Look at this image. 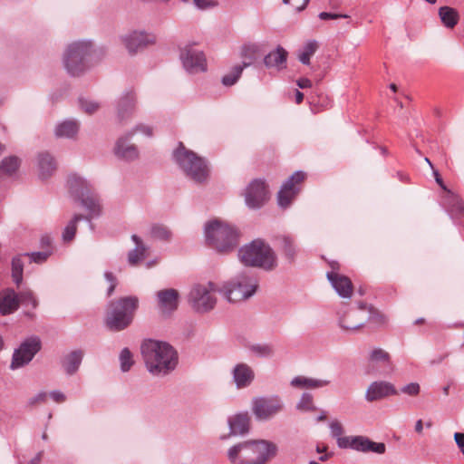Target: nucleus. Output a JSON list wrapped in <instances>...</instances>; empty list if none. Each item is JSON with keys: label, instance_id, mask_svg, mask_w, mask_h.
I'll list each match as a JSON object with an SVG mask.
<instances>
[{"label": "nucleus", "instance_id": "obj_1", "mask_svg": "<svg viewBox=\"0 0 464 464\" xmlns=\"http://www.w3.org/2000/svg\"><path fill=\"white\" fill-rule=\"evenodd\" d=\"M71 193L78 198L82 205L89 211L87 217L82 215H75L73 218L65 227L63 238L64 241H71L73 239L76 229L77 222L82 219H91L100 215L101 207L98 198L92 193L91 185L82 178L72 174L69 176L67 180Z\"/></svg>", "mask_w": 464, "mask_h": 464}, {"label": "nucleus", "instance_id": "obj_2", "mask_svg": "<svg viewBox=\"0 0 464 464\" xmlns=\"http://www.w3.org/2000/svg\"><path fill=\"white\" fill-rule=\"evenodd\" d=\"M140 350L145 365L153 375H166L178 364V353L168 343L147 340Z\"/></svg>", "mask_w": 464, "mask_h": 464}, {"label": "nucleus", "instance_id": "obj_3", "mask_svg": "<svg viewBox=\"0 0 464 464\" xmlns=\"http://www.w3.org/2000/svg\"><path fill=\"white\" fill-rule=\"evenodd\" d=\"M276 451V445L271 441L248 440L231 447L227 457L232 464H265Z\"/></svg>", "mask_w": 464, "mask_h": 464}, {"label": "nucleus", "instance_id": "obj_4", "mask_svg": "<svg viewBox=\"0 0 464 464\" xmlns=\"http://www.w3.org/2000/svg\"><path fill=\"white\" fill-rule=\"evenodd\" d=\"M103 55L102 49H94L91 42L80 41L68 45L63 54L66 71L72 76L85 72L90 64L98 62Z\"/></svg>", "mask_w": 464, "mask_h": 464}, {"label": "nucleus", "instance_id": "obj_5", "mask_svg": "<svg viewBox=\"0 0 464 464\" xmlns=\"http://www.w3.org/2000/svg\"><path fill=\"white\" fill-rule=\"evenodd\" d=\"M205 240L216 251L228 253L238 245V234L233 227L215 219L205 226Z\"/></svg>", "mask_w": 464, "mask_h": 464}, {"label": "nucleus", "instance_id": "obj_6", "mask_svg": "<svg viewBox=\"0 0 464 464\" xmlns=\"http://www.w3.org/2000/svg\"><path fill=\"white\" fill-rule=\"evenodd\" d=\"M240 261L246 266L272 270L276 266V257L272 248L262 240H253L238 251Z\"/></svg>", "mask_w": 464, "mask_h": 464}, {"label": "nucleus", "instance_id": "obj_7", "mask_svg": "<svg viewBox=\"0 0 464 464\" xmlns=\"http://www.w3.org/2000/svg\"><path fill=\"white\" fill-rule=\"evenodd\" d=\"M136 296H127L110 303L105 323L112 331H121L132 322L134 313L138 307Z\"/></svg>", "mask_w": 464, "mask_h": 464}, {"label": "nucleus", "instance_id": "obj_8", "mask_svg": "<svg viewBox=\"0 0 464 464\" xmlns=\"http://www.w3.org/2000/svg\"><path fill=\"white\" fill-rule=\"evenodd\" d=\"M221 295L230 303L245 301L253 296L257 288L258 281L256 276L243 272L221 286Z\"/></svg>", "mask_w": 464, "mask_h": 464}, {"label": "nucleus", "instance_id": "obj_9", "mask_svg": "<svg viewBox=\"0 0 464 464\" xmlns=\"http://www.w3.org/2000/svg\"><path fill=\"white\" fill-rule=\"evenodd\" d=\"M173 158L179 168L191 179L198 183L207 180L208 168L205 160L192 150H187L181 142L174 150Z\"/></svg>", "mask_w": 464, "mask_h": 464}, {"label": "nucleus", "instance_id": "obj_10", "mask_svg": "<svg viewBox=\"0 0 464 464\" xmlns=\"http://www.w3.org/2000/svg\"><path fill=\"white\" fill-rule=\"evenodd\" d=\"M215 292L221 294L220 285L216 283L208 282L207 285H196L188 295V302L197 312H208L216 304V298L211 295Z\"/></svg>", "mask_w": 464, "mask_h": 464}, {"label": "nucleus", "instance_id": "obj_11", "mask_svg": "<svg viewBox=\"0 0 464 464\" xmlns=\"http://www.w3.org/2000/svg\"><path fill=\"white\" fill-rule=\"evenodd\" d=\"M393 372V365L389 353L382 348L372 349L368 356L365 372L372 375H387Z\"/></svg>", "mask_w": 464, "mask_h": 464}, {"label": "nucleus", "instance_id": "obj_12", "mask_svg": "<svg viewBox=\"0 0 464 464\" xmlns=\"http://www.w3.org/2000/svg\"><path fill=\"white\" fill-rule=\"evenodd\" d=\"M284 403L278 396L259 397L253 400L252 411L258 420H266L278 414Z\"/></svg>", "mask_w": 464, "mask_h": 464}, {"label": "nucleus", "instance_id": "obj_13", "mask_svg": "<svg viewBox=\"0 0 464 464\" xmlns=\"http://www.w3.org/2000/svg\"><path fill=\"white\" fill-rule=\"evenodd\" d=\"M340 440V449H352L363 453L373 452L377 454H383L386 450L384 443L372 441L365 436H346L345 439Z\"/></svg>", "mask_w": 464, "mask_h": 464}, {"label": "nucleus", "instance_id": "obj_14", "mask_svg": "<svg viewBox=\"0 0 464 464\" xmlns=\"http://www.w3.org/2000/svg\"><path fill=\"white\" fill-rule=\"evenodd\" d=\"M41 349V342L37 337L25 340L13 354L11 368L18 369L29 363L35 353Z\"/></svg>", "mask_w": 464, "mask_h": 464}, {"label": "nucleus", "instance_id": "obj_15", "mask_svg": "<svg viewBox=\"0 0 464 464\" xmlns=\"http://www.w3.org/2000/svg\"><path fill=\"white\" fill-rule=\"evenodd\" d=\"M371 308L364 303H360L358 307L350 309L339 319L340 326L343 329L355 331L363 326L369 318Z\"/></svg>", "mask_w": 464, "mask_h": 464}, {"label": "nucleus", "instance_id": "obj_16", "mask_svg": "<svg viewBox=\"0 0 464 464\" xmlns=\"http://www.w3.org/2000/svg\"><path fill=\"white\" fill-rule=\"evenodd\" d=\"M137 131H140L148 137L152 136V129L150 126L143 124L137 125L136 128L126 137H121L117 140L115 146V154L118 157L126 160H131L138 157L137 148L134 145L128 144V140H130V136Z\"/></svg>", "mask_w": 464, "mask_h": 464}, {"label": "nucleus", "instance_id": "obj_17", "mask_svg": "<svg viewBox=\"0 0 464 464\" xmlns=\"http://www.w3.org/2000/svg\"><path fill=\"white\" fill-rule=\"evenodd\" d=\"M305 179V173L303 171H295L289 179L282 185L281 189L277 194L278 205L285 208L289 207L294 198L299 192L296 187L300 182Z\"/></svg>", "mask_w": 464, "mask_h": 464}, {"label": "nucleus", "instance_id": "obj_18", "mask_svg": "<svg viewBox=\"0 0 464 464\" xmlns=\"http://www.w3.org/2000/svg\"><path fill=\"white\" fill-rule=\"evenodd\" d=\"M268 199V192L265 181L253 180L246 189L245 200L250 208H261Z\"/></svg>", "mask_w": 464, "mask_h": 464}, {"label": "nucleus", "instance_id": "obj_19", "mask_svg": "<svg viewBox=\"0 0 464 464\" xmlns=\"http://www.w3.org/2000/svg\"><path fill=\"white\" fill-rule=\"evenodd\" d=\"M395 395H398V391L392 382L375 381L368 386L365 392V400L368 402H373Z\"/></svg>", "mask_w": 464, "mask_h": 464}, {"label": "nucleus", "instance_id": "obj_20", "mask_svg": "<svg viewBox=\"0 0 464 464\" xmlns=\"http://www.w3.org/2000/svg\"><path fill=\"white\" fill-rule=\"evenodd\" d=\"M180 59L184 68L189 72H205L207 70L204 53L191 47H186L181 52Z\"/></svg>", "mask_w": 464, "mask_h": 464}, {"label": "nucleus", "instance_id": "obj_21", "mask_svg": "<svg viewBox=\"0 0 464 464\" xmlns=\"http://www.w3.org/2000/svg\"><path fill=\"white\" fill-rule=\"evenodd\" d=\"M122 41L129 53H135L148 45L155 44L156 36L144 32H132L131 34L125 35L122 38Z\"/></svg>", "mask_w": 464, "mask_h": 464}, {"label": "nucleus", "instance_id": "obj_22", "mask_svg": "<svg viewBox=\"0 0 464 464\" xmlns=\"http://www.w3.org/2000/svg\"><path fill=\"white\" fill-rule=\"evenodd\" d=\"M326 277L342 298H350L352 296L353 285L349 277L335 271L327 272Z\"/></svg>", "mask_w": 464, "mask_h": 464}, {"label": "nucleus", "instance_id": "obj_23", "mask_svg": "<svg viewBox=\"0 0 464 464\" xmlns=\"http://www.w3.org/2000/svg\"><path fill=\"white\" fill-rule=\"evenodd\" d=\"M233 382L237 389L248 387L255 379L254 370L246 363L240 362L232 370Z\"/></svg>", "mask_w": 464, "mask_h": 464}, {"label": "nucleus", "instance_id": "obj_24", "mask_svg": "<svg viewBox=\"0 0 464 464\" xmlns=\"http://www.w3.org/2000/svg\"><path fill=\"white\" fill-rule=\"evenodd\" d=\"M159 306L163 314H169L178 308L179 293L173 288L160 290L157 293Z\"/></svg>", "mask_w": 464, "mask_h": 464}, {"label": "nucleus", "instance_id": "obj_25", "mask_svg": "<svg viewBox=\"0 0 464 464\" xmlns=\"http://www.w3.org/2000/svg\"><path fill=\"white\" fill-rule=\"evenodd\" d=\"M19 307L18 295L13 289H5L0 292V314H10Z\"/></svg>", "mask_w": 464, "mask_h": 464}, {"label": "nucleus", "instance_id": "obj_26", "mask_svg": "<svg viewBox=\"0 0 464 464\" xmlns=\"http://www.w3.org/2000/svg\"><path fill=\"white\" fill-rule=\"evenodd\" d=\"M250 419L247 413H239L228 419L229 435H243L248 431Z\"/></svg>", "mask_w": 464, "mask_h": 464}, {"label": "nucleus", "instance_id": "obj_27", "mask_svg": "<svg viewBox=\"0 0 464 464\" xmlns=\"http://www.w3.org/2000/svg\"><path fill=\"white\" fill-rule=\"evenodd\" d=\"M287 52L281 46L269 53L264 58V63L267 67H276L278 70L284 68L286 63Z\"/></svg>", "mask_w": 464, "mask_h": 464}, {"label": "nucleus", "instance_id": "obj_28", "mask_svg": "<svg viewBox=\"0 0 464 464\" xmlns=\"http://www.w3.org/2000/svg\"><path fill=\"white\" fill-rule=\"evenodd\" d=\"M330 383L329 381L320 380L314 378H308L305 376H296L292 379L291 385L295 388H306V389H316L327 386Z\"/></svg>", "mask_w": 464, "mask_h": 464}, {"label": "nucleus", "instance_id": "obj_29", "mask_svg": "<svg viewBox=\"0 0 464 464\" xmlns=\"http://www.w3.org/2000/svg\"><path fill=\"white\" fill-rule=\"evenodd\" d=\"M83 353L80 350L72 351L63 360V367L67 374L72 375L79 369Z\"/></svg>", "mask_w": 464, "mask_h": 464}, {"label": "nucleus", "instance_id": "obj_30", "mask_svg": "<svg viewBox=\"0 0 464 464\" xmlns=\"http://www.w3.org/2000/svg\"><path fill=\"white\" fill-rule=\"evenodd\" d=\"M135 94L132 92H129L124 94L119 101L118 103V116L121 120L130 115L135 107Z\"/></svg>", "mask_w": 464, "mask_h": 464}, {"label": "nucleus", "instance_id": "obj_31", "mask_svg": "<svg viewBox=\"0 0 464 464\" xmlns=\"http://www.w3.org/2000/svg\"><path fill=\"white\" fill-rule=\"evenodd\" d=\"M39 175L42 179L50 177L56 169L53 158L48 153H41L38 156Z\"/></svg>", "mask_w": 464, "mask_h": 464}, {"label": "nucleus", "instance_id": "obj_32", "mask_svg": "<svg viewBox=\"0 0 464 464\" xmlns=\"http://www.w3.org/2000/svg\"><path fill=\"white\" fill-rule=\"evenodd\" d=\"M131 238L136 244V247L129 252L128 262L130 265L135 266L145 257L147 247L137 235H132Z\"/></svg>", "mask_w": 464, "mask_h": 464}, {"label": "nucleus", "instance_id": "obj_33", "mask_svg": "<svg viewBox=\"0 0 464 464\" xmlns=\"http://www.w3.org/2000/svg\"><path fill=\"white\" fill-rule=\"evenodd\" d=\"M79 130L76 121L67 120L60 123L55 129V135L60 138H72Z\"/></svg>", "mask_w": 464, "mask_h": 464}, {"label": "nucleus", "instance_id": "obj_34", "mask_svg": "<svg viewBox=\"0 0 464 464\" xmlns=\"http://www.w3.org/2000/svg\"><path fill=\"white\" fill-rule=\"evenodd\" d=\"M276 240L286 258L293 261L296 253L294 239L290 236L282 235L276 237Z\"/></svg>", "mask_w": 464, "mask_h": 464}, {"label": "nucleus", "instance_id": "obj_35", "mask_svg": "<svg viewBox=\"0 0 464 464\" xmlns=\"http://www.w3.org/2000/svg\"><path fill=\"white\" fill-rule=\"evenodd\" d=\"M448 211L454 216L464 217V205L462 200L455 194L448 190L446 197Z\"/></svg>", "mask_w": 464, "mask_h": 464}, {"label": "nucleus", "instance_id": "obj_36", "mask_svg": "<svg viewBox=\"0 0 464 464\" xmlns=\"http://www.w3.org/2000/svg\"><path fill=\"white\" fill-rule=\"evenodd\" d=\"M439 15L442 24L448 28H453L458 24V13L451 7H440L439 10Z\"/></svg>", "mask_w": 464, "mask_h": 464}, {"label": "nucleus", "instance_id": "obj_37", "mask_svg": "<svg viewBox=\"0 0 464 464\" xmlns=\"http://www.w3.org/2000/svg\"><path fill=\"white\" fill-rule=\"evenodd\" d=\"M317 48L318 43L315 40H309L307 43H305L298 55L299 61L304 64H309L310 58L316 52Z\"/></svg>", "mask_w": 464, "mask_h": 464}, {"label": "nucleus", "instance_id": "obj_38", "mask_svg": "<svg viewBox=\"0 0 464 464\" xmlns=\"http://www.w3.org/2000/svg\"><path fill=\"white\" fill-rule=\"evenodd\" d=\"M24 255H18L12 259V277L14 282L19 285L23 281L24 262L22 257Z\"/></svg>", "mask_w": 464, "mask_h": 464}, {"label": "nucleus", "instance_id": "obj_39", "mask_svg": "<svg viewBox=\"0 0 464 464\" xmlns=\"http://www.w3.org/2000/svg\"><path fill=\"white\" fill-rule=\"evenodd\" d=\"M20 165L19 159L14 156L5 158L0 164V174L12 175L14 173Z\"/></svg>", "mask_w": 464, "mask_h": 464}, {"label": "nucleus", "instance_id": "obj_40", "mask_svg": "<svg viewBox=\"0 0 464 464\" xmlns=\"http://www.w3.org/2000/svg\"><path fill=\"white\" fill-rule=\"evenodd\" d=\"M248 65L249 63H244L243 64L234 66L229 73L223 76L222 83L226 86L235 84L240 77L244 68Z\"/></svg>", "mask_w": 464, "mask_h": 464}, {"label": "nucleus", "instance_id": "obj_41", "mask_svg": "<svg viewBox=\"0 0 464 464\" xmlns=\"http://www.w3.org/2000/svg\"><path fill=\"white\" fill-rule=\"evenodd\" d=\"M150 236L155 239L169 240L171 237V232L167 227L156 224L150 228Z\"/></svg>", "mask_w": 464, "mask_h": 464}, {"label": "nucleus", "instance_id": "obj_42", "mask_svg": "<svg viewBox=\"0 0 464 464\" xmlns=\"http://www.w3.org/2000/svg\"><path fill=\"white\" fill-rule=\"evenodd\" d=\"M296 409L302 411H314L316 407L314 404L312 394L307 392L303 393L300 401L296 405Z\"/></svg>", "mask_w": 464, "mask_h": 464}, {"label": "nucleus", "instance_id": "obj_43", "mask_svg": "<svg viewBox=\"0 0 464 464\" xmlns=\"http://www.w3.org/2000/svg\"><path fill=\"white\" fill-rule=\"evenodd\" d=\"M121 369L122 372H128L132 366L134 361L132 354L128 348L122 349L120 354Z\"/></svg>", "mask_w": 464, "mask_h": 464}, {"label": "nucleus", "instance_id": "obj_44", "mask_svg": "<svg viewBox=\"0 0 464 464\" xmlns=\"http://www.w3.org/2000/svg\"><path fill=\"white\" fill-rule=\"evenodd\" d=\"M250 351L259 357H270L274 354V349L270 344H254Z\"/></svg>", "mask_w": 464, "mask_h": 464}, {"label": "nucleus", "instance_id": "obj_45", "mask_svg": "<svg viewBox=\"0 0 464 464\" xmlns=\"http://www.w3.org/2000/svg\"><path fill=\"white\" fill-rule=\"evenodd\" d=\"M331 430V435L336 439L337 446L339 447L340 440L345 439L346 436H342L343 433V428L338 420H333L329 424Z\"/></svg>", "mask_w": 464, "mask_h": 464}, {"label": "nucleus", "instance_id": "obj_46", "mask_svg": "<svg viewBox=\"0 0 464 464\" xmlns=\"http://www.w3.org/2000/svg\"><path fill=\"white\" fill-rule=\"evenodd\" d=\"M51 251H41V252H33L31 254H24V256H28L31 262H34L37 264H42L47 260V258L51 256Z\"/></svg>", "mask_w": 464, "mask_h": 464}, {"label": "nucleus", "instance_id": "obj_47", "mask_svg": "<svg viewBox=\"0 0 464 464\" xmlns=\"http://www.w3.org/2000/svg\"><path fill=\"white\" fill-rule=\"evenodd\" d=\"M420 392V386L418 382H411L401 388V392L409 396H417Z\"/></svg>", "mask_w": 464, "mask_h": 464}, {"label": "nucleus", "instance_id": "obj_48", "mask_svg": "<svg viewBox=\"0 0 464 464\" xmlns=\"http://www.w3.org/2000/svg\"><path fill=\"white\" fill-rule=\"evenodd\" d=\"M79 103H80V106L81 108L87 113L91 114L94 111H96L99 108V104L94 102H92V101H87L83 98H80L79 99Z\"/></svg>", "mask_w": 464, "mask_h": 464}, {"label": "nucleus", "instance_id": "obj_49", "mask_svg": "<svg viewBox=\"0 0 464 464\" xmlns=\"http://www.w3.org/2000/svg\"><path fill=\"white\" fill-rule=\"evenodd\" d=\"M185 3L194 4L199 9H206L217 5L215 0H182Z\"/></svg>", "mask_w": 464, "mask_h": 464}, {"label": "nucleus", "instance_id": "obj_50", "mask_svg": "<svg viewBox=\"0 0 464 464\" xmlns=\"http://www.w3.org/2000/svg\"><path fill=\"white\" fill-rule=\"evenodd\" d=\"M18 298L19 303H28L31 304L33 307L37 305V301L31 291L21 293L20 295H18Z\"/></svg>", "mask_w": 464, "mask_h": 464}, {"label": "nucleus", "instance_id": "obj_51", "mask_svg": "<svg viewBox=\"0 0 464 464\" xmlns=\"http://www.w3.org/2000/svg\"><path fill=\"white\" fill-rule=\"evenodd\" d=\"M104 277L110 283V286L107 290V295L110 296L112 295L116 285H117V279L111 272H105Z\"/></svg>", "mask_w": 464, "mask_h": 464}, {"label": "nucleus", "instance_id": "obj_52", "mask_svg": "<svg viewBox=\"0 0 464 464\" xmlns=\"http://www.w3.org/2000/svg\"><path fill=\"white\" fill-rule=\"evenodd\" d=\"M285 4H290L294 8L300 12L305 8L310 0H283Z\"/></svg>", "mask_w": 464, "mask_h": 464}, {"label": "nucleus", "instance_id": "obj_53", "mask_svg": "<svg viewBox=\"0 0 464 464\" xmlns=\"http://www.w3.org/2000/svg\"><path fill=\"white\" fill-rule=\"evenodd\" d=\"M46 398H47L46 392H39L38 394H36L35 396L30 398L28 401V403L31 406H34L36 404L44 402L46 401Z\"/></svg>", "mask_w": 464, "mask_h": 464}, {"label": "nucleus", "instance_id": "obj_54", "mask_svg": "<svg viewBox=\"0 0 464 464\" xmlns=\"http://www.w3.org/2000/svg\"><path fill=\"white\" fill-rule=\"evenodd\" d=\"M318 16L322 20L347 18L348 17L347 14L327 13V12H322V13L319 14Z\"/></svg>", "mask_w": 464, "mask_h": 464}, {"label": "nucleus", "instance_id": "obj_55", "mask_svg": "<svg viewBox=\"0 0 464 464\" xmlns=\"http://www.w3.org/2000/svg\"><path fill=\"white\" fill-rule=\"evenodd\" d=\"M454 440L458 447L461 450V452L464 454V433L456 432L454 434Z\"/></svg>", "mask_w": 464, "mask_h": 464}, {"label": "nucleus", "instance_id": "obj_56", "mask_svg": "<svg viewBox=\"0 0 464 464\" xmlns=\"http://www.w3.org/2000/svg\"><path fill=\"white\" fill-rule=\"evenodd\" d=\"M50 396L56 402H63L65 401V395L59 391L52 392Z\"/></svg>", "mask_w": 464, "mask_h": 464}, {"label": "nucleus", "instance_id": "obj_57", "mask_svg": "<svg viewBox=\"0 0 464 464\" xmlns=\"http://www.w3.org/2000/svg\"><path fill=\"white\" fill-rule=\"evenodd\" d=\"M297 85L301 89H306L312 87V82L307 78H301L296 82Z\"/></svg>", "mask_w": 464, "mask_h": 464}, {"label": "nucleus", "instance_id": "obj_58", "mask_svg": "<svg viewBox=\"0 0 464 464\" xmlns=\"http://www.w3.org/2000/svg\"><path fill=\"white\" fill-rule=\"evenodd\" d=\"M433 174H434V178H435L436 182L440 185V187L441 188L446 190L447 188H446V187L444 185V182H443L440 173L438 172V170L433 169Z\"/></svg>", "mask_w": 464, "mask_h": 464}, {"label": "nucleus", "instance_id": "obj_59", "mask_svg": "<svg viewBox=\"0 0 464 464\" xmlns=\"http://www.w3.org/2000/svg\"><path fill=\"white\" fill-rule=\"evenodd\" d=\"M423 422L421 420H418L415 423V431L419 434L422 433Z\"/></svg>", "mask_w": 464, "mask_h": 464}, {"label": "nucleus", "instance_id": "obj_60", "mask_svg": "<svg viewBox=\"0 0 464 464\" xmlns=\"http://www.w3.org/2000/svg\"><path fill=\"white\" fill-rule=\"evenodd\" d=\"M304 100V93L301 92L300 91L296 90L295 91V102L297 104L301 103Z\"/></svg>", "mask_w": 464, "mask_h": 464}, {"label": "nucleus", "instance_id": "obj_61", "mask_svg": "<svg viewBox=\"0 0 464 464\" xmlns=\"http://www.w3.org/2000/svg\"><path fill=\"white\" fill-rule=\"evenodd\" d=\"M330 266L332 268L331 271H335V272H338L339 267H340L339 263L336 261L330 262Z\"/></svg>", "mask_w": 464, "mask_h": 464}, {"label": "nucleus", "instance_id": "obj_62", "mask_svg": "<svg viewBox=\"0 0 464 464\" xmlns=\"http://www.w3.org/2000/svg\"><path fill=\"white\" fill-rule=\"evenodd\" d=\"M41 243H42V246H49L50 245V239L48 237H42V240H41Z\"/></svg>", "mask_w": 464, "mask_h": 464}, {"label": "nucleus", "instance_id": "obj_63", "mask_svg": "<svg viewBox=\"0 0 464 464\" xmlns=\"http://www.w3.org/2000/svg\"><path fill=\"white\" fill-rule=\"evenodd\" d=\"M326 450H327V446H325V445L323 447L317 445V447H316V451L318 453H323V452H325Z\"/></svg>", "mask_w": 464, "mask_h": 464}, {"label": "nucleus", "instance_id": "obj_64", "mask_svg": "<svg viewBox=\"0 0 464 464\" xmlns=\"http://www.w3.org/2000/svg\"><path fill=\"white\" fill-rule=\"evenodd\" d=\"M326 419V413L322 411V413L317 417L318 421H323Z\"/></svg>", "mask_w": 464, "mask_h": 464}]
</instances>
